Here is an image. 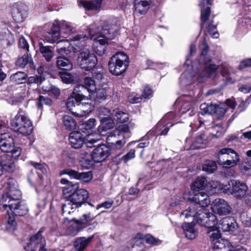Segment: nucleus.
Wrapping results in <instances>:
<instances>
[{"mask_svg": "<svg viewBox=\"0 0 251 251\" xmlns=\"http://www.w3.org/2000/svg\"><path fill=\"white\" fill-rule=\"evenodd\" d=\"M119 26V22L116 19L106 21L101 27L96 23L90 25L88 28L89 36L95 41V51L98 54L101 55L104 53V45L107 44L108 40L114 38Z\"/></svg>", "mask_w": 251, "mask_h": 251, "instance_id": "nucleus-1", "label": "nucleus"}, {"mask_svg": "<svg viewBox=\"0 0 251 251\" xmlns=\"http://www.w3.org/2000/svg\"><path fill=\"white\" fill-rule=\"evenodd\" d=\"M197 206H190L188 209L181 213V216L186 218L192 217L193 220H195L198 224L209 229H213L218 226L217 217L213 213L203 208L197 211Z\"/></svg>", "mask_w": 251, "mask_h": 251, "instance_id": "nucleus-2", "label": "nucleus"}, {"mask_svg": "<svg viewBox=\"0 0 251 251\" xmlns=\"http://www.w3.org/2000/svg\"><path fill=\"white\" fill-rule=\"evenodd\" d=\"M215 156L218 164L225 169L236 166L240 160L239 154L234 150L228 148L218 150L215 153Z\"/></svg>", "mask_w": 251, "mask_h": 251, "instance_id": "nucleus-3", "label": "nucleus"}, {"mask_svg": "<svg viewBox=\"0 0 251 251\" xmlns=\"http://www.w3.org/2000/svg\"><path fill=\"white\" fill-rule=\"evenodd\" d=\"M86 36L77 35L70 37L71 42L68 40H60L56 43L57 52L60 55L67 54L69 52H76L84 45Z\"/></svg>", "mask_w": 251, "mask_h": 251, "instance_id": "nucleus-4", "label": "nucleus"}, {"mask_svg": "<svg viewBox=\"0 0 251 251\" xmlns=\"http://www.w3.org/2000/svg\"><path fill=\"white\" fill-rule=\"evenodd\" d=\"M129 65V58L123 52L113 55L108 62V70L113 75H119L126 72Z\"/></svg>", "mask_w": 251, "mask_h": 251, "instance_id": "nucleus-5", "label": "nucleus"}, {"mask_svg": "<svg viewBox=\"0 0 251 251\" xmlns=\"http://www.w3.org/2000/svg\"><path fill=\"white\" fill-rule=\"evenodd\" d=\"M100 139L99 134L91 133L86 135L84 138L79 131H74L70 133L69 141L71 146L75 149H79L83 144L88 148H92L94 144Z\"/></svg>", "mask_w": 251, "mask_h": 251, "instance_id": "nucleus-6", "label": "nucleus"}, {"mask_svg": "<svg viewBox=\"0 0 251 251\" xmlns=\"http://www.w3.org/2000/svg\"><path fill=\"white\" fill-rule=\"evenodd\" d=\"M11 125L14 130L25 136L29 135L32 131V124L21 109L12 119Z\"/></svg>", "mask_w": 251, "mask_h": 251, "instance_id": "nucleus-7", "label": "nucleus"}, {"mask_svg": "<svg viewBox=\"0 0 251 251\" xmlns=\"http://www.w3.org/2000/svg\"><path fill=\"white\" fill-rule=\"evenodd\" d=\"M200 49L201 50V59L203 60L205 63L204 69L196 78L198 81L201 82L208 78L214 77L216 75L217 67L215 64H208V62L205 61V55L207 52L208 47L205 41H203L200 45Z\"/></svg>", "mask_w": 251, "mask_h": 251, "instance_id": "nucleus-8", "label": "nucleus"}, {"mask_svg": "<svg viewBox=\"0 0 251 251\" xmlns=\"http://www.w3.org/2000/svg\"><path fill=\"white\" fill-rule=\"evenodd\" d=\"M0 149L4 152L10 153L12 157L15 159H17L22 152V150L20 147L14 146L13 137L9 133L1 134Z\"/></svg>", "mask_w": 251, "mask_h": 251, "instance_id": "nucleus-9", "label": "nucleus"}, {"mask_svg": "<svg viewBox=\"0 0 251 251\" xmlns=\"http://www.w3.org/2000/svg\"><path fill=\"white\" fill-rule=\"evenodd\" d=\"M97 114L100 120L101 124L98 128V133L100 136H104V132L114 126V123L112 119V113L105 107H100L97 111Z\"/></svg>", "mask_w": 251, "mask_h": 251, "instance_id": "nucleus-10", "label": "nucleus"}, {"mask_svg": "<svg viewBox=\"0 0 251 251\" xmlns=\"http://www.w3.org/2000/svg\"><path fill=\"white\" fill-rule=\"evenodd\" d=\"M218 226L214 228L209 229L208 231L213 244V251H229L232 249L230 243L226 240L221 238Z\"/></svg>", "mask_w": 251, "mask_h": 251, "instance_id": "nucleus-11", "label": "nucleus"}, {"mask_svg": "<svg viewBox=\"0 0 251 251\" xmlns=\"http://www.w3.org/2000/svg\"><path fill=\"white\" fill-rule=\"evenodd\" d=\"M249 189L247 184L243 181L237 179L230 180L226 184V193H229L235 198L241 199L244 198Z\"/></svg>", "mask_w": 251, "mask_h": 251, "instance_id": "nucleus-12", "label": "nucleus"}, {"mask_svg": "<svg viewBox=\"0 0 251 251\" xmlns=\"http://www.w3.org/2000/svg\"><path fill=\"white\" fill-rule=\"evenodd\" d=\"M96 56L88 50L81 51L77 58L78 66L85 71H89L93 69L97 63Z\"/></svg>", "mask_w": 251, "mask_h": 251, "instance_id": "nucleus-13", "label": "nucleus"}, {"mask_svg": "<svg viewBox=\"0 0 251 251\" xmlns=\"http://www.w3.org/2000/svg\"><path fill=\"white\" fill-rule=\"evenodd\" d=\"M7 186L8 191L2 198L3 204L19 201L21 197V193L17 187L16 181L14 179L9 178L7 181Z\"/></svg>", "mask_w": 251, "mask_h": 251, "instance_id": "nucleus-14", "label": "nucleus"}, {"mask_svg": "<svg viewBox=\"0 0 251 251\" xmlns=\"http://www.w3.org/2000/svg\"><path fill=\"white\" fill-rule=\"evenodd\" d=\"M84 88L83 86L78 85L74 89L67 100L66 105L67 108L72 113L74 108L78 106L80 102L84 99L85 96L83 94Z\"/></svg>", "mask_w": 251, "mask_h": 251, "instance_id": "nucleus-15", "label": "nucleus"}, {"mask_svg": "<svg viewBox=\"0 0 251 251\" xmlns=\"http://www.w3.org/2000/svg\"><path fill=\"white\" fill-rule=\"evenodd\" d=\"M42 231L40 230L36 234L31 236L29 243L25 247L26 251H43L46 245V240L42 236Z\"/></svg>", "mask_w": 251, "mask_h": 251, "instance_id": "nucleus-16", "label": "nucleus"}, {"mask_svg": "<svg viewBox=\"0 0 251 251\" xmlns=\"http://www.w3.org/2000/svg\"><path fill=\"white\" fill-rule=\"evenodd\" d=\"M211 208L213 213L220 216L228 215L231 211V207L227 202L221 198L214 200L211 204Z\"/></svg>", "mask_w": 251, "mask_h": 251, "instance_id": "nucleus-17", "label": "nucleus"}, {"mask_svg": "<svg viewBox=\"0 0 251 251\" xmlns=\"http://www.w3.org/2000/svg\"><path fill=\"white\" fill-rule=\"evenodd\" d=\"M218 228L223 232L234 233L239 227L235 220L232 217H226L222 219L218 223Z\"/></svg>", "mask_w": 251, "mask_h": 251, "instance_id": "nucleus-18", "label": "nucleus"}, {"mask_svg": "<svg viewBox=\"0 0 251 251\" xmlns=\"http://www.w3.org/2000/svg\"><path fill=\"white\" fill-rule=\"evenodd\" d=\"M64 175H67L71 178L80 180L85 182L90 181L93 177L92 173L90 171L78 173L77 171L70 169L63 170L60 172V176Z\"/></svg>", "mask_w": 251, "mask_h": 251, "instance_id": "nucleus-19", "label": "nucleus"}, {"mask_svg": "<svg viewBox=\"0 0 251 251\" xmlns=\"http://www.w3.org/2000/svg\"><path fill=\"white\" fill-rule=\"evenodd\" d=\"M3 207L8 210L11 214L14 216H22L25 215L27 212L26 206L20 201L3 204Z\"/></svg>", "mask_w": 251, "mask_h": 251, "instance_id": "nucleus-20", "label": "nucleus"}, {"mask_svg": "<svg viewBox=\"0 0 251 251\" xmlns=\"http://www.w3.org/2000/svg\"><path fill=\"white\" fill-rule=\"evenodd\" d=\"M88 192L84 189H79L67 199L77 208L79 207L88 197Z\"/></svg>", "mask_w": 251, "mask_h": 251, "instance_id": "nucleus-21", "label": "nucleus"}, {"mask_svg": "<svg viewBox=\"0 0 251 251\" xmlns=\"http://www.w3.org/2000/svg\"><path fill=\"white\" fill-rule=\"evenodd\" d=\"M110 154L109 147L103 144L94 150L92 153V158L96 162H101L105 160Z\"/></svg>", "mask_w": 251, "mask_h": 251, "instance_id": "nucleus-22", "label": "nucleus"}, {"mask_svg": "<svg viewBox=\"0 0 251 251\" xmlns=\"http://www.w3.org/2000/svg\"><path fill=\"white\" fill-rule=\"evenodd\" d=\"M103 0H78L77 4L80 7H83L85 10L93 12L100 11L102 2Z\"/></svg>", "mask_w": 251, "mask_h": 251, "instance_id": "nucleus-23", "label": "nucleus"}, {"mask_svg": "<svg viewBox=\"0 0 251 251\" xmlns=\"http://www.w3.org/2000/svg\"><path fill=\"white\" fill-rule=\"evenodd\" d=\"M183 198L187 201H191L192 202L199 204L201 207L207 206L210 203V201L207 194L204 192H201L196 194L193 198L187 197V194H183Z\"/></svg>", "mask_w": 251, "mask_h": 251, "instance_id": "nucleus-24", "label": "nucleus"}, {"mask_svg": "<svg viewBox=\"0 0 251 251\" xmlns=\"http://www.w3.org/2000/svg\"><path fill=\"white\" fill-rule=\"evenodd\" d=\"M60 183L64 185L62 187V193L64 197L67 199L69 198L71 194L75 193L79 189L77 184H73L65 178H62L60 180Z\"/></svg>", "mask_w": 251, "mask_h": 251, "instance_id": "nucleus-25", "label": "nucleus"}, {"mask_svg": "<svg viewBox=\"0 0 251 251\" xmlns=\"http://www.w3.org/2000/svg\"><path fill=\"white\" fill-rule=\"evenodd\" d=\"M60 31L59 27V20H55L53 23L50 32L48 33L45 37L48 42L50 43L57 41L60 36Z\"/></svg>", "mask_w": 251, "mask_h": 251, "instance_id": "nucleus-26", "label": "nucleus"}, {"mask_svg": "<svg viewBox=\"0 0 251 251\" xmlns=\"http://www.w3.org/2000/svg\"><path fill=\"white\" fill-rule=\"evenodd\" d=\"M227 106L231 109H234L235 107L234 101L232 100L227 99L226 101L225 104H221L219 105H214L213 114L215 113L218 118L223 117L227 111Z\"/></svg>", "mask_w": 251, "mask_h": 251, "instance_id": "nucleus-27", "label": "nucleus"}, {"mask_svg": "<svg viewBox=\"0 0 251 251\" xmlns=\"http://www.w3.org/2000/svg\"><path fill=\"white\" fill-rule=\"evenodd\" d=\"M199 5L201 7V27L204 26V23L208 19L210 13V8L206 5H211L213 0H199Z\"/></svg>", "mask_w": 251, "mask_h": 251, "instance_id": "nucleus-28", "label": "nucleus"}, {"mask_svg": "<svg viewBox=\"0 0 251 251\" xmlns=\"http://www.w3.org/2000/svg\"><path fill=\"white\" fill-rule=\"evenodd\" d=\"M150 0H135V12L139 15L146 14L150 8Z\"/></svg>", "mask_w": 251, "mask_h": 251, "instance_id": "nucleus-29", "label": "nucleus"}, {"mask_svg": "<svg viewBox=\"0 0 251 251\" xmlns=\"http://www.w3.org/2000/svg\"><path fill=\"white\" fill-rule=\"evenodd\" d=\"M207 181L204 176H199L191 184V189L193 192H199L207 189Z\"/></svg>", "mask_w": 251, "mask_h": 251, "instance_id": "nucleus-30", "label": "nucleus"}, {"mask_svg": "<svg viewBox=\"0 0 251 251\" xmlns=\"http://www.w3.org/2000/svg\"><path fill=\"white\" fill-rule=\"evenodd\" d=\"M129 125H130L131 127L133 126V125L131 123H129L128 125H121L117 126L116 128V130H114L113 132L110 133L107 137L106 142L107 144H113L111 142V139L112 138L116 137V135H119V133L121 132L123 133H128L129 132Z\"/></svg>", "mask_w": 251, "mask_h": 251, "instance_id": "nucleus-31", "label": "nucleus"}, {"mask_svg": "<svg viewBox=\"0 0 251 251\" xmlns=\"http://www.w3.org/2000/svg\"><path fill=\"white\" fill-rule=\"evenodd\" d=\"M59 30L64 36H70L75 32V29L71 23L65 21H59Z\"/></svg>", "mask_w": 251, "mask_h": 251, "instance_id": "nucleus-32", "label": "nucleus"}, {"mask_svg": "<svg viewBox=\"0 0 251 251\" xmlns=\"http://www.w3.org/2000/svg\"><path fill=\"white\" fill-rule=\"evenodd\" d=\"M56 66L59 69L69 71L72 69L73 64L67 58L58 56L56 58Z\"/></svg>", "mask_w": 251, "mask_h": 251, "instance_id": "nucleus-33", "label": "nucleus"}, {"mask_svg": "<svg viewBox=\"0 0 251 251\" xmlns=\"http://www.w3.org/2000/svg\"><path fill=\"white\" fill-rule=\"evenodd\" d=\"M112 119L121 123L127 122L128 121L127 113L123 112L118 108L114 109L112 111Z\"/></svg>", "mask_w": 251, "mask_h": 251, "instance_id": "nucleus-34", "label": "nucleus"}, {"mask_svg": "<svg viewBox=\"0 0 251 251\" xmlns=\"http://www.w3.org/2000/svg\"><path fill=\"white\" fill-rule=\"evenodd\" d=\"M7 217H6L5 223V228L7 230L11 232L15 230L17 226L14 215L11 214L10 211L7 210Z\"/></svg>", "mask_w": 251, "mask_h": 251, "instance_id": "nucleus-35", "label": "nucleus"}, {"mask_svg": "<svg viewBox=\"0 0 251 251\" xmlns=\"http://www.w3.org/2000/svg\"><path fill=\"white\" fill-rule=\"evenodd\" d=\"M182 227L187 238L192 240L196 238L197 232L194 229V225L192 224L184 223L182 225Z\"/></svg>", "mask_w": 251, "mask_h": 251, "instance_id": "nucleus-36", "label": "nucleus"}, {"mask_svg": "<svg viewBox=\"0 0 251 251\" xmlns=\"http://www.w3.org/2000/svg\"><path fill=\"white\" fill-rule=\"evenodd\" d=\"M92 237H79L76 239L74 243L75 247L77 251H82L91 242Z\"/></svg>", "mask_w": 251, "mask_h": 251, "instance_id": "nucleus-37", "label": "nucleus"}, {"mask_svg": "<svg viewBox=\"0 0 251 251\" xmlns=\"http://www.w3.org/2000/svg\"><path fill=\"white\" fill-rule=\"evenodd\" d=\"M195 72L194 71H185L180 77V81L182 84L188 85L191 84L195 77Z\"/></svg>", "mask_w": 251, "mask_h": 251, "instance_id": "nucleus-38", "label": "nucleus"}, {"mask_svg": "<svg viewBox=\"0 0 251 251\" xmlns=\"http://www.w3.org/2000/svg\"><path fill=\"white\" fill-rule=\"evenodd\" d=\"M84 84L83 86L85 90L86 89L88 92L91 94H93L96 90V84L95 80L91 77H85L84 79ZM81 86V85H80Z\"/></svg>", "mask_w": 251, "mask_h": 251, "instance_id": "nucleus-39", "label": "nucleus"}, {"mask_svg": "<svg viewBox=\"0 0 251 251\" xmlns=\"http://www.w3.org/2000/svg\"><path fill=\"white\" fill-rule=\"evenodd\" d=\"M80 111H73L72 113L78 117H83L89 114L92 109V106L90 104L86 105L80 104L78 106Z\"/></svg>", "mask_w": 251, "mask_h": 251, "instance_id": "nucleus-40", "label": "nucleus"}, {"mask_svg": "<svg viewBox=\"0 0 251 251\" xmlns=\"http://www.w3.org/2000/svg\"><path fill=\"white\" fill-rule=\"evenodd\" d=\"M226 184L224 185L217 181H211L207 183V189L215 192H223L226 193Z\"/></svg>", "mask_w": 251, "mask_h": 251, "instance_id": "nucleus-41", "label": "nucleus"}, {"mask_svg": "<svg viewBox=\"0 0 251 251\" xmlns=\"http://www.w3.org/2000/svg\"><path fill=\"white\" fill-rule=\"evenodd\" d=\"M76 208H77L76 206L73 204L70 201L67 199L62 205L63 215L65 217L68 215H70L71 213L74 212Z\"/></svg>", "mask_w": 251, "mask_h": 251, "instance_id": "nucleus-42", "label": "nucleus"}, {"mask_svg": "<svg viewBox=\"0 0 251 251\" xmlns=\"http://www.w3.org/2000/svg\"><path fill=\"white\" fill-rule=\"evenodd\" d=\"M63 123L65 128L69 130L74 129L76 126L75 120L69 115H65L63 117Z\"/></svg>", "mask_w": 251, "mask_h": 251, "instance_id": "nucleus-43", "label": "nucleus"}, {"mask_svg": "<svg viewBox=\"0 0 251 251\" xmlns=\"http://www.w3.org/2000/svg\"><path fill=\"white\" fill-rule=\"evenodd\" d=\"M217 169V164L214 161L206 160L202 164V170L208 173H213Z\"/></svg>", "mask_w": 251, "mask_h": 251, "instance_id": "nucleus-44", "label": "nucleus"}, {"mask_svg": "<svg viewBox=\"0 0 251 251\" xmlns=\"http://www.w3.org/2000/svg\"><path fill=\"white\" fill-rule=\"evenodd\" d=\"M26 78V75L22 72H18L13 74L10 76V80L12 82L16 84L23 83Z\"/></svg>", "mask_w": 251, "mask_h": 251, "instance_id": "nucleus-45", "label": "nucleus"}, {"mask_svg": "<svg viewBox=\"0 0 251 251\" xmlns=\"http://www.w3.org/2000/svg\"><path fill=\"white\" fill-rule=\"evenodd\" d=\"M7 155L8 156L7 160H5L4 158H2L1 161L3 166V170H5L7 172H11L13 171L15 165L13 160L11 158V157H12L11 154Z\"/></svg>", "mask_w": 251, "mask_h": 251, "instance_id": "nucleus-46", "label": "nucleus"}, {"mask_svg": "<svg viewBox=\"0 0 251 251\" xmlns=\"http://www.w3.org/2000/svg\"><path fill=\"white\" fill-rule=\"evenodd\" d=\"M136 242L139 241V243H142L143 240H145L146 242L150 244L153 245L155 244L157 241L151 235L148 234L144 238L141 234H138L134 238V239Z\"/></svg>", "mask_w": 251, "mask_h": 251, "instance_id": "nucleus-47", "label": "nucleus"}, {"mask_svg": "<svg viewBox=\"0 0 251 251\" xmlns=\"http://www.w3.org/2000/svg\"><path fill=\"white\" fill-rule=\"evenodd\" d=\"M95 218V217L90 213L85 214L79 220H76V224L80 226H85L90 223Z\"/></svg>", "mask_w": 251, "mask_h": 251, "instance_id": "nucleus-48", "label": "nucleus"}, {"mask_svg": "<svg viewBox=\"0 0 251 251\" xmlns=\"http://www.w3.org/2000/svg\"><path fill=\"white\" fill-rule=\"evenodd\" d=\"M242 244L246 243L250 239V232L248 229H243L236 234Z\"/></svg>", "mask_w": 251, "mask_h": 251, "instance_id": "nucleus-49", "label": "nucleus"}, {"mask_svg": "<svg viewBox=\"0 0 251 251\" xmlns=\"http://www.w3.org/2000/svg\"><path fill=\"white\" fill-rule=\"evenodd\" d=\"M40 51L48 62L51 60L53 56V53L49 47L42 46L40 48Z\"/></svg>", "mask_w": 251, "mask_h": 251, "instance_id": "nucleus-50", "label": "nucleus"}, {"mask_svg": "<svg viewBox=\"0 0 251 251\" xmlns=\"http://www.w3.org/2000/svg\"><path fill=\"white\" fill-rule=\"evenodd\" d=\"M180 112L182 114L187 113L189 116H192L194 114V108L190 102H186L182 105Z\"/></svg>", "mask_w": 251, "mask_h": 251, "instance_id": "nucleus-51", "label": "nucleus"}, {"mask_svg": "<svg viewBox=\"0 0 251 251\" xmlns=\"http://www.w3.org/2000/svg\"><path fill=\"white\" fill-rule=\"evenodd\" d=\"M26 12L25 9L20 11L19 8H17L14 10L13 17L16 22H22L26 16Z\"/></svg>", "mask_w": 251, "mask_h": 251, "instance_id": "nucleus-52", "label": "nucleus"}, {"mask_svg": "<svg viewBox=\"0 0 251 251\" xmlns=\"http://www.w3.org/2000/svg\"><path fill=\"white\" fill-rule=\"evenodd\" d=\"M31 60V56H29L28 54H24L16 61V65L20 68H24L28 63H30Z\"/></svg>", "mask_w": 251, "mask_h": 251, "instance_id": "nucleus-53", "label": "nucleus"}, {"mask_svg": "<svg viewBox=\"0 0 251 251\" xmlns=\"http://www.w3.org/2000/svg\"><path fill=\"white\" fill-rule=\"evenodd\" d=\"M205 34L206 35L208 34L213 38H217L219 37V33L216 30V26L212 24H209L206 27Z\"/></svg>", "mask_w": 251, "mask_h": 251, "instance_id": "nucleus-54", "label": "nucleus"}, {"mask_svg": "<svg viewBox=\"0 0 251 251\" xmlns=\"http://www.w3.org/2000/svg\"><path fill=\"white\" fill-rule=\"evenodd\" d=\"M200 113L201 115H204L206 114H213V109H214V105H208V104L204 103L200 105Z\"/></svg>", "mask_w": 251, "mask_h": 251, "instance_id": "nucleus-55", "label": "nucleus"}, {"mask_svg": "<svg viewBox=\"0 0 251 251\" xmlns=\"http://www.w3.org/2000/svg\"><path fill=\"white\" fill-rule=\"evenodd\" d=\"M59 75L61 78L62 81L67 84H70L73 82L74 77L72 75L67 72H60Z\"/></svg>", "mask_w": 251, "mask_h": 251, "instance_id": "nucleus-56", "label": "nucleus"}, {"mask_svg": "<svg viewBox=\"0 0 251 251\" xmlns=\"http://www.w3.org/2000/svg\"><path fill=\"white\" fill-rule=\"evenodd\" d=\"M75 224L69 226L66 230V234L68 235L71 236H75L79 232L78 225L76 224V221L75 220Z\"/></svg>", "mask_w": 251, "mask_h": 251, "instance_id": "nucleus-57", "label": "nucleus"}, {"mask_svg": "<svg viewBox=\"0 0 251 251\" xmlns=\"http://www.w3.org/2000/svg\"><path fill=\"white\" fill-rule=\"evenodd\" d=\"M44 91L48 92L50 96L53 97L55 99H57L60 94V90L55 86H51L50 89L44 88Z\"/></svg>", "mask_w": 251, "mask_h": 251, "instance_id": "nucleus-58", "label": "nucleus"}, {"mask_svg": "<svg viewBox=\"0 0 251 251\" xmlns=\"http://www.w3.org/2000/svg\"><path fill=\"white\" fill-rule=\"evenodd\" d=\"M240 170L243 173L251 175V163L244 162L239 165Z\"/></svg>", "mask_w": 251, "mask_h": 251, "instance_id": "nucleus-59", "label": "nucleus"}, {"mask_svg": "<svg viewBox=\"0 0 251 251\" xmlns=\"http://www.w3.org/2000/svg\"><path fill=\"white\" fill-rule=\"evenodd\" d=\"M90 95L94 96L98 100H103L106 98V92L104 89H98L96 88V91L93 94Z\"/></svg>", "mask_w": 251, "mask_h": 251, "instance_id": "nucleus-60", "label": "nucleus"}, {"mask_svg": "<svg viewBox=\"0 0 251 251\" xmlns=\"http://www.w3.org/2000/svg\"><path fill=\"white\" fill-rule=\"evenodd\" d=\"M52 102V100L50 98H45L43 96H40L38 99V106L39 107L42 108L43 104L47 105H51Z\"/></svg>", "mask_w": 251, "mask_h": 251, "instance_id": "nucleus-61", "label": "nucleus"}, {"mask_svg": "<svg viewBox=\"0 0 251 251\" xmlns=\"http://www.w3.org/2000/svg\"><path fill=\"white\" fill-rule=\"evenodd\" d=\"M205 140L203 139L201 136L198 137L195 142L193 143V148L199 149L203 148V145L205 144Z\"/></svg>", "mask_w": 251, "mask_h": 251, "instance_id": "nucleus-62", "label": "nucleus"}, {"mask_svg": "<svg viewBox=\"0 0 251 251\" xmlns=\"http://www.w3.org/2000/svg\"><path fill=\"white\" fill-rule=\"evenodd\" d=\"M96 120L95 119L91 118L86 122L83 126L86 130H90L96 126Z\"/></svg>", "mask_w": 251, "mask_h": 251, "instance_id": "nucleus-63", "label": "nucleus"}, {"mask_svg": "<svg viewBox=\"0 0 251 251\" xmlns=\"http://www.w3.org/2000/svg\"><path fill=\"white\" fill-rule=\"evenodd\" d=\"M114 203V201L112 200H109L107 201H104L103 202L97 205V209H99L101 207H103L105 209H109L112 207Z\"/></svg>", "mask_w": 251, "mask_h": 251, "instance_id": "nucleus-64", "label": "nucleus"}]
</instances>
